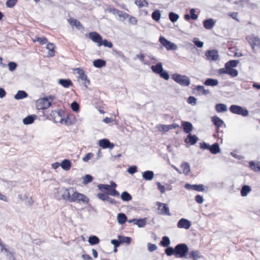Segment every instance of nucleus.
Segmentation results:
<instances>
[{
    "label": "nucleus",
    "instance_id": "bb28decb",
    "mask_svg": "<svg viewBox=\"0 0 260 260\" xmlns=\"http://www.w3.org/2000/svg\"><path fill=\"white\" fill-rule=\"evenodd\" d=\"M210 152L213 154L220 152V149L218 143H214L212 145H210L209 150Z\"/></svg>",
    "mask_w": 260,
    "mask_h": 260
},
{
    "label": "nucleus",
    "instance_id": "20e7f679",
    "mask_svg": "<svg viewBox=\"0 0 260 260\" xmlns=\"http://www.w3.org/2000/svg\"><path fill=\"white\" fill-rule=\"evenodd\" d=\"M246 39L254 51L256 47L260 49V39L258 37L256 36L254 34H251L247 36Z\"/></svg>",
    "mask_w": 260,
    "mask_h": 260
},
{
    "label": "nucleus",
    "instance_id": "6e6d98bb",
    "mask_svg": "<svg viewBox=\"0 0 260 260\" xmlns=\"http://www.w3.org/2000/svg\"><path fill=\"white\" fill-rule=\"evenodd\" d=\"M159 75L163 79L168 80L169 79L170 76L168 73L165 71L164 69L162 70V72L160 73Z\"/></svg>",
    "mask_w": 260,
    "mask_h": 260
},
{
    "label": "nucleus",
    "instance_id": "c756f323",
    "mask_svg": "<svg viewBox=\"0 0 260 260\" xmlns=\"http://www.w3.org/2000/svg\"><path fill=\"white\" fill-rule=\"evenodd\" d=\"M55 46L54 44L52 43H48L46 49L49 50V53L48 54V57H53L55 55V50H54Z\"/></svg>",
    "mask_w": 260,
    "mask_h": 260
},
{
    "label": "nucleus",
    "instance_id": "bf43d9fd",
    "mask_svg": "<svg viewBox=\"0 0 260 260\" xmlns=\"http://www.w3.org/2000/svg\"><path fill=\"white\" fill-rule=\"evenodd\" d=\"M92 180V177L90 175H86L83 178V183L86 184Z\"/></svg>",
    "mask_w": 260,
    "mask_h": 260
},
{
    "label": "nucleus",
    "instance_id": "a211bd4d",
    "mask_svg": "<svg viewBox=\"0 0 260 260\" xmlns=\"http://www.w3.org/2000/svg\"><path fill=\"white\" fill-rule=\"evenodd\" d=\"M189 257L193 260H198L202 255L198 250H191L189 252Z\"/></svg>",
    "mask_w": 260,
    "mask_h": 260
},
{
    "label": "nucleus",
    "instance_id": "3c124183",
    "mask_svg": "<svg viewBox=\"0 0 260 260\" xmlns=\"http://www.w3.org/2000/svg\"><path fill=\"white\" fill-rule=\"evenodd\" d=\"M169 19L172 22H175L179 19V15L174 12H170L169 14Z\"/></svg>",
    "mask_w": 260,
    "mask_h": 260
},
{
    "label": "nucleus",
    "instance_id": "393cba45",
    "mask_svg": "<svg viewBox=\"0 0 260 260\" xmlns=\"http://www.w3.org/2000/svg\"><path fill=\"white\" fill-rule=\"evenodd\" d=\"M58 83L64 88H68L72 85L71 80L69 79H59Z\"/></svg>",
    "mask_w": 260,
    "mask_h": 260
},
{
    "label": "nucleus",
    "instance_id": "338daca9",
    "mask_svg": "<svg viewBox=\"0 0 260 260\" xmlns=\"http://www.w3.org/2000/svg\"><path fill=\"white\" fill-rule=\"evenodd\" d=\"M94 154L92 153L89 152L87 153L85 156L82 158V160L84 162H87L90 159H91Z\"/></svg>",
    "mask_w": 260,
    "mask_h": 260
},
{
    "label": "nucleus",
    "instance_id": "5fc2aeb1",
    "mask_svg": "<svg viewBox=\"0 0 260 260\" xmlns=\"http://www.w3.org/2000/svg\"><path fill=\"white\" fill-rule=\"evenodd\" d=\"M147 248L149 251L153 252L157 249V246L155 244H152L151 243H148Z\"/></svg>",
    "mask_w": 260,
    "mask_h": 260
},
{
    "label": "nucleus",
    "instance_id": "4c0bfd02",
    "mask_svg": "<svg viewBox=\"0 0 260 260\" xmlns=\"http://www.w3.org/2000/svg\"><path fill=\"white\" fill-rule=\"evenodd\" d=\"M117 220L119 224H123L127 220V217L124 213H119L117 215Z\"/></svg>",
    "mask_w": 260,
    "mask_h": 260
},
{
    "label": "nucleus",
    "instance_id": "a19ab883",
    "mask_svg": "<svg viewBox=\"0 0 260 260\" xmlns=\"http://www.w3.org/2000/svg\"><path fill=\"white\" fill-rule=\"evenodd\" d=\"M146 224V218L137 219L135 225L139 228H144Z\"/></svg>",
    "mask_w": 260,
    "mask_h": 260
},
{
    "label": "nucleus",
    "instance_id": "72a5a7b5",
    "mask_svg": "<svg viewBox=\"0 0 260 260\" xmlns=\"http://www.w3.org/2000/svg\"><path fill=\"white\" fill-rule=\"evenodd\" d=\"M178 126H179V125L177 124L174 123V124H170V125H161V131L166 132L169 131L170 129H175V128L178 127Z\"/></svg>",
    "mask_w": 260,
    "mask_h": 260
},
{
    "label": "nucleus",
    "instance_id": "4be33fe9",
    "mask_svg": "<svg viewBox=\"0 0 260 260\" xmlns=\"http://www.w3.org/2000/svg\"><path fill=\"white\" fill-rule=\"evenodd\" d=\"M184 133L189 134L192 130V125L189 122L184 121L182 123Z\"/></svg>",
    "mask_w": 260,
    "mask_h": 260
},
{
    "label": "nucleus",
    "instance_id": "6e6552de",
    "mask_svg": "<svg viewBox=\"0 0 260 260\" xmlns=\"http://www.w3.org/2000/svg\"><path fill=\"white\" fill-rule=\"evenodd\" d=\"M73 187L69 188H63L59 191L63 200L70 202V198L72 197V193L73 192Z\"/></svg>",
    "mask_w": 260,
    "mask_h": 260
},
{
    "label": "nucleus",
    "instance_id": "f03ea898",
    "mask_svg": "<svg viewBox=\"0 0 260 260\" xmlns=\"http://www.w3.org/2000/svg\"><path fill=\"white\" fill-rule=\"evenodd\" d=\"M172 78L176 82L179 84L181 86H187L190 83V80L189 78L186 75L174 74L172 75Z\"/></svg>",
    "mask_w": 260,
    "mask_h": 260
},
{
    "label": "nucleus",
    "instance_id": "f8f14e48",
    "mask_svg": "<svg viewBox=\"0 0 260 260\" xmlns=\"http://www.w3.org/2000/svg\"><path fill=\"white\" fill-rule=\"evenodd\" d=\"M89 38L94 43H98L99 46H101V42L102 41V36L96 32L89 33Z\"/></svg>",
    "mask_w": 260,
    "mask_h": 260
},
{
    "label": "nucleus",
    "instance_id": "f257e3e1",
    "mask_svg": "<svg viewBox=\"0 0 260 260\" xmlns=\"http://www.w3.org/2000/svg\"><path fill=\"white\" fill-rule=\"evenodd\" d=\"M54 99V96H49L40 99L36 101V107L38 110H44L48 108Z\"/></svg>",
    "mask_w": 260,
    "mask_h": 260
},
{
    "label": "nucleus",
    "instance_id": "ddd939ff",
    "mask_svg": "<svg viewBox=\"0 0 260 260\" xmlns=\"http://www.w3.org/2000/svg\"><path fill=\"white\" fill-rule=\"evenodd\" d=\"M99 145L103 149L109 148L110 149H113L115 146L113 143L110 142L107 139L100 140L99 142Z\"/></svg>",
    "mask_w": 260,
    "mask_h": 260
},
{
    "label": "nucleus",
    "instance_id": "39448f33",
    "mask_svg": "<svg viewBox=\"0 0 260 260\" xmlns=\"http://www.w3.org/2000/svg\"><path fill=\"white\" fill-rule=\"evenodd\" d=\"M159 41L167 50H175L177 49V46L175 44L168 41L164 37L160 36Z\"/></svg>",
    "mask_w": 260,
    "mask_h": 260
},
{
    "label": "nucleus",
    "instance_id": "4d7b16f0",
    "mask_svg": "<svg viewBox=\"0 0 260 260\" xmlns=\"http://www.w3.org/2000/svg\"><path fill=\"white\" fill-rule=\"evenodd\" d=\"M101 46L104 45L105 47H108V48H112L113 47V44L111 42L108 41L107 40L105 39L104 40H102L101 42Z\"/></svg>",
    "mask_w": 260,
    "mask_h": 260
},
{
    "label": "nucleus",
    "instance_id": "58836bf2",
    "mask_svg": "<svg viewBox=\"0 0 260 260\" xmlns=\"http://www.w3.org/2000/svg\"><path fill=\"white\" fill-rule=\"evenodd\" d=\"M88 242L91 245H96L99 243L100 239L96 236H91L89 237Z\"/></svg>",
    "mask_w": 260,
    "mask_h": 260
},
{
    "label": "nucleus",
    "instance_id": "4468645a",
    "mask_svg": "<svg viewBox=\"0 0 260 260\" xmlns=\"http://www.w3.org/2000/svg\"><path fill=\"white\" fill-rule=\"evenodd\" d=\"M185 188L189 190H193L198 191H203L205 190L204 185L203 184H190L186 183L185 184Z\"/></svg>",
    "mask_w": 260,
    "mask_h": 260
},
{
    "label": "nucleus",
    "instance_id": "6ab92c4d",
    "mask_svg": "<svg viewBox=\"0 0 260 260\" xmlns=\"http://www.w3.org/2000/svg\"><path fill=\"white\" fill-rule=\"evenodd\" d=\"M211 120L217 128H219L224 123L223 121L217 116L212 117Z\"/></svg>",
    "mask_w": 260,
    "mask_h": 260
},
{
    "label": "nucleus",
    "instance_id": "8fccbe9b",
    "mask_svg": "<svg viewBox=\"0 0 260 260\" xmlns=\"http://www.w3.org/2000/svg\"><path fill=\"white\" fill-rule=\"evenodd\" d=\"M98 188L102 191H106L108 193L110 190L111 186L108 184H99L98 186Z\"/></svg>",
    "mask_w": 260,
    "mask_h": 260
},
{
    "label": "nucleus",
    "instance_id": "37998d69",
    "mask_svg": "<svg viewBox=\"0 0 260 260\" xmlns=\"http://www.w3.org/2000/svg\"><path fill=\"white\" fill-rule=\"evenodd\" d=\"M181 168L183 170V173L186 175L190 172V166L187 162H184L181 164Z\"/></svg>",
    "mask_w": 260,
    "mask_h": 260
},
{
    "label": "nucleus",
    "instance_id": "774afa93",
    "mask_svg": "<svg viewBox=\"0 0 260 260\" xmlns=\"http://www.w3.org/2000/svg\"><path fill=\"white\" fill-rule=\"evenodd\" d=\"M238 115H241L243 117H246L249 115V111L247 109H244L242 107Z\"/></svg>",
    "mask_w": 260,
    "mask_h": 260
},
{
    "label": "nucleus",
    "instance_id": "ea45409f",
    "mask_svg": "<svg viewBox=\"0 0 260 260\" xmlns=\"http://www.w3.org/2000/svg\"><path fill=\"white\" fill-rule=\"evenodd\" d=\"M118 238L120 241V243H125L129 244L132 241V238L129 237H124L122 236H118Z\"/></svg>",
    "mask_w": 260,
    "mask_h": 260
},
{
    "label": "nucleus",
    "instance_id": "9b49d317",
    "mask_svg": "<svg viewBox=\"0 0 260 260\" xmlns=\"http://www.w3.org/2000/svg\"><path fill=\"white\" fill-rule=\"evenodd\" d=\"M207 59L209 61H215L216 60L218 57V52L216 50H208L206 53Z\"/></svg>",
    "mask_w": 260,
    "mask_h": 260
},
{
    "label": "nucleus",
    "instance_id": "f704fd0d",
    "mask_svg": "<svg viewBox=\"0 0 260 260\" xmlns=\"http://www.w3.org/2000/svg\"><path fill=\"white\" fill-rule=\"evenodd\" d=\"M60 166L63 170L68 171L71 167V162L69 159H64L60 164Z\"/></svg>",
    "mask_w": 260,
    "mask_h": 260
},
{
    "label": "nucleus",
    "instance_id": "49530a36",
    "mask_svg": "<svg viewBox=\"0 0 260 260\" xmlns=\"http://www.w3.org/2000/svg\"><path fill=\"white\" fill-rule=\"evenodd\" d=\"M160 16L161 14L158 10L154 11L152 14V18L156 22L160 20Z\"/></svg>",
    "mask_w": 260,
    "mask_h": 260
},
{
    "label": "nucleus",
    "instance_id": "052dcab7",
    "mask_svg": "<svg viewBox=\"0 0 260 260\" xmlns=\"http://www.w3.org/2000/svg\"><path fill=\"white\" fill-rule=\"evenodd\" d=\"M18 0H8L6 6L8 8H13L17 3Z\"/></svg>",
    "mask_w": 260,
    "mask_h": 260
},
{
    "label": "nucleus",
    "instance_id": "cd10ccee",
    "mask_svg": "<svg viewBox=\"0 0 260 260\" xmlns=\"http://www.w3.org/2000/svg\"><path fill=\"white\" fill-rule=\"evenodd\" d=\"M251 191V188L248 185H244L241 189V195L242 197H246Z\"/></svg>",
    "mask_w": 260,
    "mask_h": 260
},
{
    "label": "nucleus",
    "instance_id": "603ef678",
    "mask_svg": "<svg viewBox=\"0 0 260 260\" xmlns=\"http://www.w3.org/2000/svg\"><path fill=\"white\" fill-rule=\"evenodd\" d=\"M165 253L168 256H171L173 254H175V249L172 247H167L165 249Z\"/></svg>",
    "mask_w": 260,
    "mask_h": 260
},
{
    "label": "nucleus",
    "instance_id": "a18cd8bd",
    "mask_svg": "<svg viewBox=\"0 0 260 260\" xmlns=\"http://www.w3.org/2000/svg\"><path fill=\"white\" fill-rule=\"evenodd\" d=\"M121 198L123 201H129L132 200L131 195L126 191H124L121 193Z\"/></svg>",
    "mask_w": 260,
    "mask_h": 260
},
{
    "label": "nucleus",
    "instance_id": "13d9d810",
    "mask_svg": "<svg viewBox=\"0 0 260 260\" xmlns=\"http://www.w3.org/2000/svg\"><path fill=\"white\" fill-rule=\"evenodd\" d=\"M187 103L189 104L194 106L197 104V99L193 96H190L187 99Z\"/></svg>",
    "mask_w": 260,
    "mask_h": 260
},
{
    "label": "nucleus",
    "instance_id": "9d476101",
    "mask_svg": "<svg viewBox=\"0 0 260 260\" xmlns=\"http://www.w3.org/2000/svg\"><path fill=\"white\" fill-rule=\"evenodd\" d=\"M191 225V222L186 218H181L177 222V226L179 229H189Z\"/></svg>",
    "mask_w": 260,
    "mask_h": 260
},
{
    "label": "nucleus",
    "instance_id": "680f3d73",
    "mask_svg": "<svg viewBox=\"0 0 260 260\" xmlns=\"http://www.w3.org/2000/svg\"><path fill=\"white\" fill-rule=\"evenodd\" d=\"M108 194L113 197H119V192L115 188H111V187Z\"/></svg>",
    "mask_w": 260,
    "mask_h": 260
},
{
    "label": "nucleus",
    "instance_id": "e2e57ef3",
    "mask_svg": "<svg viewBox=\"0 0 260 260\" xmlns=\"http://www.w3.org/2000/svg\"><path fill=\"white\" fill-rule=\"evenodd\" d=\"M228 71H229V68H227L225 64L224 68L219 69L218 70L217 72L219 75H221L223 74H228Z\"/></svg>",
    "mask_w": 260,
    "mask_h": 260
},
{
    "label": "nucleus",
    "instance_id": "b1692460",
    "mask_svg": "<svg viewBox=\"0 0 260 260\" xmlns=\"http://www.w3.org/2000/svg\"><path fill=\"white\" fill-rule=\"evenodd\" d=\"M37 118V116L36 115H28L23 119V122L25 125L30 124L34 122Z\"/></svg>",
    "mask_w": 260,
    "mask_h": 260
},
{
    "label": "nucleus",
    "instance_id": "2f4dec72",
    "mask_svg": "<svg viewBox=\"0 0 260 260\" xmlns=\"http://www.w3.org/2000/svg\"><path fill=\"white\" fill-rule=\"evenodd\" d=\"M249 165L250 168L254 171H260V161L254 162L253 161H251Z\"/></svg>",
    "mask_w": 260,
    "mask_h": 260
},
{
    "label": "nucleus",
    "instance_id": "c03bdc74",
    "mask_svg": "<svg viewBox=\"0 0 260 260\" xmlns=\"http://www.w3.org/2000/svg\"><path fill=\"white\" fill-rule=\"evenodd\" d=\"M239 61L237 60H231L225 63V66L229 68H233L236 67L238 65Z\"/></svg>",
    "mask_w": 260,
    "mask_h": 260
},
{
    "label": "nucleus",
    "instance_id": "a878e982",
    "mask_svg": "<svg viewBox=\"0 0 260 260\" xmlns=\"http://www.w3.org/2000/svg\"><path fill=\"white\" fill-rule=\"evenodd\" d=\"M218 83L219 82L217 79L208 78L204 82V84L206 86H215L218 84Z\"/></svg>",
    "mask_w": 260,
    "mask_h": 260
},
{
    "label": "nucleus",
    "instance_id": "e433bc0d",
    "mask_svg": "<svg viewBox=\"0 0 260 260\" xmlns=\"http://www.w3.org/2000/svg\"><path fill=\"white\" fill-rule=\"evenodd\" d=\"M106 63V61L102 59H98L95 60L93 62V66L95 67L98 68H101L105 66Z\"/></svg>",
    "mask_w": 260,
    "mask_h": 260
},
{
    "label": "nucleus",
    "instance_id": "de8ad7c7",
    "mask_svg": "<svg viewBox=\"0 0 260 260\" xmlns=\"http://www.w3.org/2000/svg\"><path fill=\"white\" fill-rule=\"evenodd\" d=\"M170 244V240L168 237L164 236L160 241V245L165 247H168Z\"/></svg>",
    "mask_w": 260,
    "mask_h": 260
},
{
    "label": "nucleus",
    "instance_id": "5701e85b",
    "mask_svg": "<svg viewBox=\"0 0 260 260\" xmlns=\"http://www.w3.org/2000/svg\"><path fill=\"white\" fill-rule=\"evenodd\" d=\"M68 22L72 26H75L78 29L83 28V26L80 22L77 19L71 18L68 20Z\"/></svg>",
    "mask_w": 260,
    "mask_h": 260
},
{
    "label": "nucleus",
    "instance_id": "423d86ee",
    "mask_svg": "<svg viewBox=\"0 0 260 260\" xmlns=\"http://www.w3.org/2000/svg\"><path fill=\"white\" fill-rule=\"evenodd\" d=\"M75 71H77V73L79 74L78 79L82 80V84L84 85L85 88H87L90 83V80L87 78V75L85 74L83 70L80 68H76Z\"/></svg>",
    "mask_w": 260,
    "mask_h": 260
},
{
    "label": "nucleus",
    "instance_id": "c85d7f7f",
    "mask_svg": "<svg viewBox=\"0 0 260 260\" xmlns=\"http://www.w3.org/2000/svg\"><path fill=\"white\" fill-rule=\"evenodd\" d=\"M151 69L154 73L159 75L163 70L162 63L158 62L155 66H152Z\"/></svg>",
    "mask_w": 260,
    "mask_h": 260
},
{
    "label": "nucleus",
    "instance_id": "0e129e2a",
    "mask_svg": "<svg viewBox=\"0 0 260 260\" xmlns=\"http://www.w3.org/2000/svg\"><path fill=\"white\" fill-rule=\"evenodd\" d=\"M73 111L78 112L79 110V105L76 102H73L71 105Z\"/></svg>",
    "mask_w": 260,
    "mask_h": 260
},
{
    "label": "nucleus",
    "instance_id": "864d4df0",
    "mask_svg": "<svg viewBox=\"0 0 260 260\" xmlns=\"http://www.w3.org/2000/svg\"><path fill=\"white\" fill-rule=\"evenodd\" d=\"M228 75L231 76L232 77H236L238 75V71L233 68H229L228 71Z\"/></svg>",
    "mask_w": 260,
    "mask_h": 260
},
{
    "label": "nucleus",
    "instance_id": "aec40b11",
    "mask_svg": "<svg viewBox=\"0 0 260 260\" xmlns=\"http://www.w3.org/2000/svg\"><path fill=\"white\" fill-rule=\"evenodd\" d=\"M198 140V138L196 135H192L189 134L185 139L186 143H189L190 145L195 144Z\"/></svg>",
    "mask_w": 260,
    "mask_h": 260
},
{
    "label": "nucleus",
    "instance_id": "69168bd1",
    "mask_svg": "<svg viewBox=\"0 0 260 260\" xmlns=\"http://www.w3.org/2000/svg\"><path fill=\"white\" fill-rule=\"evenodd\" d=\"M98 197L103 201H107V199L109 197L108 194H105L103 193H99L98 194Z\"/></svg>",
    "mask_w": 260,
    "mask_h": 260
},
{
    "label": "nucleus",
    "instance_id": "7ed1b4c3",
    "mask_svg": "<svg viewBox=\"0 0 260 260\" xmlns=\"http://www.w3.org/2000/svg\"><path fill=\"white\" fill-rule=\"evenodd\" d=\"M175 255H179L180 257H183L186 256L188 252L189 248L187 245L185 243L177 244L175 247Z\"/></svg>",
    "mask_w": 260,
    "mask_h": 260
},
{
    "label": "nucleus",
    "instance_id": "0eeeda50",
    "mask_svg": "<svg viewBox=\"0 0 260 260\" xmlns=\"http://www.w3.org/2000/svg\"><path fill=\"white\" fill-rule=\"evenodd\" d=\"M64 112L62 110H58L52 111L51 116L53 118L54 122L62 123L64 121Z\"/></svg>",
    "mask_w": 260,
    "mask_h": 260
},
{
    "label": "nucleus",
    "instance_id": "dca6fc26",
    "mask_svg": "<svg viewBox=\"0 0 260 260\" xmlns=\"http://www.w3.org/2000/svg\"><path fill=\"white\" fill-rule=\"evenodd\" d=\"M80 202L83 203L87 204L89 202V199L83 194L77 192V194H76L75 202L80 203Z\"/></svg>",
    "mask_w": 260,
    "mask_h": 260
},
{
    "label": "nucleus",
    "instance_id": "09e8293b",
    "mask_svg": "<svg viewBox=\"0 0 260 260\" xmlns=\"http://www.w3.org/2000/svg\"><path fill=\"white\" fill-rule=\"evenodd\" d=\"M135 3L140 8L148 6V3L146 0H135Z\"/></svg>",
    "mask_w": 260,
    "mask_h": 260
},
{
    "label": "nucleus",
    "instance_id": "c9c22d12",
    "mask_svg": "<svg viewBox=\"0 0 260 260\" xmlns=\"http://www.w3.org/2000/svg\"><path fill=\"white\" fill-rule=\"evenodd\" d=\"M242 107L238 105H232L230 107L229 110L230 112L233 114L238 115Z\"/></svg>",
    "mask_w": 260,
    "mask_h": 260
},
{
    "label": "nucleus",
    "instance_id": "473e14b6",
    "mask_svg": "<svg viewBox=\"0 0 260 260\" xmlns=\"http://www.w3.org/2000/svg\"><path fill=\"white\" fill-rule=\"evenodd\" d=\"M28 94L24 90H19L15 95L14 98L16 100H21L27 97Z\"/></svg>",
    "mask_w": 260,
    "mask_h": 260
},
{
    "label": "nucleus",
    "instance_id": "79ce46f5",
    "mask_svg": "<svg viewBox=\"0 0 260 260\" xmlns=\"http://www.w3.org/2000/svg\"><path fill=\"white\" fill-rule=\"evenodd\" d=\"M196 90L198 92H202L204 95H207L210 93L209 90L205 89L204 86L202 85H198Z\"/></svg>",
    "mask_w": 260,
    "mask_h": 260
},
{
    "label": "nucleus",
    "instance_id": "7c9ffc66",
    "mask_svg": "<svg viewBox=\"0 0 260 260\" xmlns=\"http://www.w3.org/2000/svg\"><path fill=\"white\" fill-rule=\"evenodd\" d=\"M215 108L218 113L225 112L228 111L227 107L224 104H217L215 105Z\"/></svg>",
    "mask_w": 260,
    "mask_h": 260
},
{
    "label": "nucleus",
    "instance_id": "2eb2a0df",
    "mask_svg": "<svg viewBox=\"0 0 260 260\" xmlns=\"http://www.w3.org/2000/svg\"><path fill=\"white\" fill-rule=\"evenodd\" d=\"M0 247H1V251H5L6 252V256L8 259L10 260L15 259L13 253L9 250V249L6 247V245L0 243Z\"/></svg>",
    "mask_w": 260,
    "mask_h": 260
},
{
    "label": "nucleus",
    "instance_id": "412c9836",
    "mask_svg": "<svg viewBox=\"0 0 260 260\" xmlns=\"http://www.w3.org/2000/svg\"><path fill=\"white\" fill-rule=\"evenodd\" d=\"M154 174L152 171H146L142 173L143 178L146 181H150L153 179Z\"/></svg>",
    "mask_w": 260,
    "mask_h": 260
},
{
    "label": "nucleus",
    "instance_id": "f3484780",
    "mask_svg": "<svg viewBox=\"0 0 260 260\" xmlns=\"http://www.w3.org/2000/svg\"><path fill=\"white\" fill-rule=\"evenodd\" d=\"M215 24V21L212 18L206 19L203 21L204 27L207 29H211Z\"/></svg>",
    "mask_w": 260,
    "mask_h": 260
},
{
    "label": "nucleus",
    "instance_id": "1a4fd4ad",
    "mask_svg": "<svg viewBox=\"0 0 260 260\" xmlns=\"http://www.w3.org/2000/svg\"><path fill=\"white\" fill-rule=\"evenodd\" d=\"M156 205L157 206L158 210L159 211V214L169 216L171 215L169 208L167 204L157 202H156Z\"/></svg>",
    "mask_w": 260,
    "mask_h": 260
}]
</instances>
